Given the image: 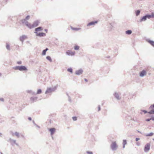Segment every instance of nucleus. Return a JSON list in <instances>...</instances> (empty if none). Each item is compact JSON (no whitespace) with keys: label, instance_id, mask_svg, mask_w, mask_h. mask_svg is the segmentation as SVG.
Instances as JSON below:
<instances>
[{"label":"nucleus","instance_id":"obj_12","mask_svg":"<svg viewBox=\"0 0 154 154\" xmlns=\"http://www.w3.org/2000/svg\"><path fill=\"white\" fill-rule=\"evenodd\" d=\"M26 26L30 29L33 28L32 24V25L31 24L29 23L28 22H26Z\"/></svg>","mask_w":154,"mask_h":154},{"label":"nucleus","instance_id":"obj_39","mask_svg":"<svg viewBox=\"0 0 154 154\" xmlns=\"http://www.w3.org/2000/svg\"><path fill=\"white\" fill-rule=\"evenodd\" d=\"M86 152L88 154H93V152H92L87 151Z\"/></svg>","mask_w":154,"mask_h":154},{"label":"nucleus","instance_id":"obj_53","mask_svg":"<svg viewBox=\"0 0 154 154\" xmlns=\"http://www.w3.org/2000/svg\"><path fill=\"white\" fill-rule=\"evenodd\" d=\"M138 131V132L139 133H140V134H142V133H141V132L140 131Z\"/></svg>","mask_w":154,"mask_h":154},{"label":"nucleus","instance_id":"obj_48","mask_svg":"<svg viewBox=\"0 0 154 154\" xmlns=\"http://www.w3.org/2000/svg\"><path fill=\"white\" fill-rule=\"evenodd\" d=\"M0 136L1 137H2V134L1 133H0Z\"/></svg>","mask_w":154,"mask_h":154},{"label":"nucleus","instance_id":"obj_46","mask_svg":"<svg viewBox=\"0 0 154 154\" xmlns=\"http://www.w3.org/2000/svg\"><path fill=\"white\" fill-rule=\"evenodd\" d=\"M98 109L99 111L100 110V105H99L98 106Z\"/></svg>","mask_w":154,"mask_h":154},{"label":"nucleus","instance_id":"obj_4","mask_svg":"<svg viewBox=\"0 0 154 154\" xmlns=\"http://www.w3.org/2000/svg\"><path fill=\"white\" fill-rule=\"evenodd\" d=\"M8 141L10 142L12 146L14 145V144L17 146H19L18 144L16 143V140H13L11 138H10L8 140Z\"/></svg>","mask_w":154,"mask_h":154},{"label":"nucleus","instance_id":"obj_52","mask_svg":"<svg viewBox=\"0 0 154 154\" xmlns=\"http://www.w3.org/2000/svg\"><path fill=\"white\" fill-rule=\"evenodd\" d=\"M36 126L38 127V128H40V127L39 126H38V125H35Z\"/></svg>","mask_w":154,"mask_h":154},{"label":"nucleus","instance_id":"obj_38","mask_svg":"<svg viewBox=\"0 0 154 154\" xmlns=\"http://www.w3.org/2000/svg\"><path fill=\"white\" fill-rule=\"evenodd\" d=\"M30 18V16L29 15H27L25 19L26 20H28Z\"/></svg>","mask_w":154,"mask_h":154},{"label":"nucleus","instance_id":"obj_31","mask_svg":"<svg viewBox=\"0 0 154 154\" xmlns=\"http://www.w3.org/2000/svg\"><path fill=\"white\" fill-rule=\"evenodd\" d=\"M67 71L71 73L72 72V69L71 68H69L67 69Z\"/></svg>","mask_w":154,"mask_h":154},{"label":"nucleus","instance_id":"obj_17","mask_svg":"<svg viewBox=\"0 0 154 154\" xmlns=\"http://www.w3.org/2000/svg\"><path fill=\"white\" fill-rule=\"evenodd\" d=\"M114 96L117 99V100H119L120 99V98H119V93H115L114 94Z\"/></svg>","mask_w":154,"mask_h":154},{"label":"nucleus","instance_id":"obj_22","mask_svg":"<svg viewBox=\"0 0 154 154\" xmlns=\"http://www.w3.org/2000/svg\"><path fill=\"white\" fill-rule=\"evenodd\" d=\"M148 42L152 46L154 47V41L149 40L148 41Z\"/></svg>","mask_w":154,"mask_h":154},{"label":"nucleus","instance_id":"obj_36","mask_svg":"<svg viewBox=\"0 0 154 154\" xmlns=\"http://www.w3.org/2000/svg\"><path fill=\"white\" fill-rule=\"evenodd\" d=\"M67 95L68 96V100H69V101L70 102H71V98L69 96V95H68V94H67Z\"/></svg>","mask_w":154,"mask_h":154},{"label":"nucleus","instance_id":"obj_35","mask_svg":"<svg viewBox=\"0 0 154 154\" xmlns=\"http://www.w3.org/2000/svg\"><path fill=\"white\" fill-rule=\"evenodd\" d=\"M6 48L8 50H10V46L9 45H8V44H6Z\"/></svg>","mask_w":154,"mask_h":154},{"label":"nucleus","instance_id":"obj_50","mask_svg":"<svg viewBox=\"0 0 154 154\" xmlns=\"http://www.w3.org/2000/svg\"><path fill=\"white\" fill-rule=\"evenodd\" d=\"M48 50V49L47 48H46L45 49V51H47Z\"/></svg>","mask_w":154,"mask_h":154},{"label":"nucleus","instance_id":"obj_49","mask_svg":"<svg viewBox=\"0 0 154 154\" xmlns=\"http://www.w3.org/2000/svg\"><path fill=\"white\" fill-rule=\"evenodd\" d=\"M33 123L35 125H36V124L35 123L34 121H33Z\"/></svg>","mask_w":154,"mask_h":154},{"label":"nucleus","instance_id":"obj_5","mask_svg":"<svg viewBox=\"0 0 154 154\" xmlns=\"http://www.w3.org/2000/svg\"><path fill=\"white\" fill-rule=\"evenodd\" d=\"M111 147L112 150H116L117 149V145L116 142H112L111 145Z\"/></svg>","mask_w":154,"mask_h":154},{"label":"nucleus","instance_id":"obj_55","mask_svg":"<svg viewBox=\"0 0 154 154\" xmlns=\"http://www.w3.org/2000/svg\"><path fill=\"white\" fill-rule=\"evenodd\" d=\"M14 133H13V132H12V135L13 136V135H14Z\"/></svg>","mask_w":154,"mask_h":154},{"label":"nucleus","instance_id":"obj_41","mask_svg":"<svg viewBox=\"0 0 154 154\" xmlns=\"http://www.w3.org/2000/svg\"><path fill=\"white\" fill-rule=\"evenodd\" d=\"M150 119H146V121L147 122H149L150 121Z\"/></svg>","mask_w":154,"mask_h":154},{"label":"nucleus","instance_id":"obj_44","mask_svg":"<svg viewBox=\"0 0 154 154\" xmlns=\"http://www.w3.org/2000/svg\"><path fill=\"white\" fill-rule=\"evenodd\" d=\"M150 119L151 120H152L153 121H154V117H152L151 118H150Z\"/></svg>","mask_w":154,"mask_h":154},{"label":"nucleus","instance_id":"obj_43","mask_svg":"<svg viewBox=\"0 0 154 154\" xmlns=\"http://www.w3.org/2000/svg\"><path fill=\"white\" fill-rule=\"evenodd\" d=\"M0 100L2 101H4V99L2 98H0Z\"/></svg>","mask_w":154,"mask_h":154},{"label":"nucleus","instance_id":"obj_57","mask_svg":"<svg viewBox=\"0 0 154 154\" xmlns=\"http://www.w3.org/2000/svg\"><path fill=\"white\" fill-rule=\"evenodd\" d=\"M1 154H3V153H2V152L1 153Z\"/></svg>","mask_w":154,"mask_h":154},{"label":"nucleus","instance_id":"obj_7","mask_svg":"<svg viewBox=\"0 0 154 154\" xmlns=\"http://www.w3.org/2000/svg\"><path fill=\"white\" fill-rule=\"evenodd\" d=\"M146 72L145 70H143L140 73V76L141 77H143L146 75Z\"/></svg>","mask_w":154,"mask_h":154},{"label":"nucleus","instance_id":"obj_1","mask_svg":"<svg viewBox=\"0 0 154 154\" xmlns=\"http://www.w3.org/2000/svg\"><path fill=\"white\" fill-rule=\"evenodd\" d=\"M13 69L15 70H19L21 71H27L28 70L27 68L25 66H15L13 67Z\"/></svg>","mask_w":154,"mask_h":154},{"label":"nucleus","instance_id":"obj_16","mask_svg":"<svg viewBox=\"0 0 154 154\" xmlns=\"http://www.w3.org/2000/svg\"><path fill=\"white\" fill-rule=\"evenodd\" d=\"M37 99V97H32L30 98V100L32 102H33L34 101H35Z\"/></svg>","mask_w":154,"mask_h":154},{"label":"nucleus","instance_id":"obj_10","mask_svg":"<svg viewBox=\"0 0 154 154\" xmlns=\"http://www.w3.org/2000/svg\"><path fill=\"white\" fill-rule=\"evenodd\" d=\"M27 38V37L25 35H23L21 36H20V40L22 42V43H23L24 40Z\"/></svg>","mask_w":154,"mask_h":154},{"label":"nucleus","instance_id":"obj_23","mask_svg":"<svg viewBox=\"0 0 154 154\" xmlns=\"http://www.w3.org/2000/svg\"><path fill=\"white\" fill-rule=\"evenodd\" d=\"M21 22H22V23L23 24H25L26 25V22H28L27 21H26V19H23V20H21Z\"/></svg>","mask_w":154,"mask_h":154},{"label":"nucleus","instance_id":"obj_20","mask_svg":"<svg viewBox=\"0 0 154 154\" xmlns=\"http://www.w3.org/2000/svg\"><path fill=\"white\" fill-rule=\"evenodd\" d=\"M127 141L126 140H123V148H125V145L127 144Z\"/></svg>","mask_w":154,"mask_h":154},{"label":"nucleus","instance_id":"obj_9","mask_svg":"<svg viewBox=\"0 0 154 154\" xmlns=\"http://www.w3.org/2000/svg\"><path fill=\"white\" fill-rule=\"evenodd\" d=\"M83 70L82 69H80L77 70L75 72V74L77 75H79L82 74Z\"/></svg>","mask_w":154,"mask_h":154},{"label":"nucleus","instance_id":"obj_59","mask_svg":"<svg viewBox=\"0 0 154 154\" xmlns=\"http://www.w3.org/2000/svg\"><path fill=\"white\" fill-rule=\"evenodd\" d=\"M153 140L154 141V139H153Z\"/></svg>","mask_w":154,"mask_h":154},{"label":"nucleus","instance_id":"obj_40","mask_svg":"<svg viewBox=\"0 0 154 154\" xmlns=\"http://www.w3.org/2000/svg\"><path fill=\"white\" fill-rule=\"evenodd\" d=\"M17 64H22V62L21 61H18L17 62Z\"/></svg>","mask_w":154,"mask_h":154},{"label":"nucleus","instance_id":"obj_6","mask_svg":"<svg viewBox=\"0 0 154 154\" xmlns=\"http://www.w3.org/2000/svg\"><path fill=\"white\" fill-rule=\"evenodd\" d=\"M150 148V144L149 143H147L146 145L144 147V151L145 152H148L149 149Z\"/></svg>","mask_w":154,"mask_h":154},{"label":"nucleus","instance_id":"obj_8","mask_svg":"<svg viewBox=\"0 0 154 154\" xmlns=\"http://www.w3.org/2000/svg\"><path fill=\"white\" fill-rule=\"evenodd\" d=\"M66 54L68 55L73 56L75 54V52H72L70 50H68L66 52Z\"/></svg>","mask_w":154,"mask_h":154},{"label":"nucleus","instance_id":"obj_13","mask_svg":"<svg viewBox=\"0 0 154 154\" xmlns=\"http://www.w3.org/2000/svg\"><path fill=\"white\" fill-rule=\"evenodd\" d=\"M97 23V21H92L89 23L87 25L88 26L94 25L95 23Z\"/></svg>","mask_w":154,"mask_h":154},{"label":"nucleus","instance_id":"obj_27","mask_svg":"<svg viewBox=\"0 0 154 154\" xmlns=\"http://www.w3.org/2000/svg\"><path fill=\"white\" fill-rule=\"evenodd\" d=\"M71 29L72 30H75V31H78L80 29V28H73L72 27H71Z\"/></svg>","mask_w":154,"mask_h":154},{"label":"nucleus","instance_id":"obj_2","mask_svg":"<svg viewBox=\"0 0 154 154\" xmlns=\"http://www.w3.org/2000/svg\"><path fill=\"white\" fill-rule=\"evenodd\" d=\"M57 89L56 86H55L53 88H48L47 90L45 92V94L49 93L55 91Z\"/></svg>","mask_w":154,"mask_h":154},{"label":"nucleus","instance_id":"obj_33","mask_svg":"<svg viewBox=\"0 0 154 154\" xmlns=\"http://www.w3.org/2000/svg\"><path fill=\"white\" fill-rule=\"evenodd\" d=\"M46 51L45 50H44L42 52V54L43 55H45L46 54Z\"/></svg>","mask_w":154,"mask_h":154},{"label":"nucleus","instance_id":"obj_56","mask_svg":"<svg viewBox=\"0 0 154 154\" xmlns=\"http://www.w3.org/2000/svg\"><path fill=\"white\" fill-rule=\"evenodd\" d=\"M1 73H0V76H1Z\"/></svg>","mask_w":154,"mask_h":154},{"label":"nucleus","instance_id":"obj_32","mask_svg":"<svg viewBox=\"0 0 154 154\" xmlns=\"http://www.w3.org/2000/svg\"><path fill=\"white\" fill-rule=\"evenodd\" d=\"M149 109H151V110L154 109V104L150 106Z\"/></svg>","mask_w":154,"mask_h":154},{"label":"nucleus","instance_id":"obj_30","mask_svg":"<svg viewBox=\"0 0 154 154\" xmlns=\"http://www.w3.org/2000/svg\"><path fill=\"white\" fill-rule=\"evenodd\" d=\"M74 48L75 50H78L79 48V47L78 45H76L74 47Z\"/></svg>","mask_w":154,"mask_h":154},{"label":"nucleus","instance_id":"obj_42","mask_svg":"<svg viewBox=\"0 0 154 154\" xmlns=\"http://www.w3.org/2000/svg\"><path fill=\"white\" fill-rule=\"evenodd\" d=\"M142 112H143L145 114L147 112V111L145 110H143Z\"/></svg>","mask_w":154,"mask_h":154},{"label":"nucleus","instance_id":"obj_18","mask_svg":"<svg viewBox=\"0 0 154 154\" xmlns=\"http://www.w3.org/2000/svg\"><path fill=\"white\" fill-rule=\"evenodd\" d=\"M55 130V128H51L49 129V131L51 132V135L54 134Z\"/></svg>","mask_w":154,"mask_h":154},{"label":"nucleus","instance_id":"obj_34","mask_svg":"<svg viewBox=\"0 0 154 154\" xmlns=\"http://www.w3.org/2000/svg\"><path fill=\"white\" fill-rule=\"evenodd\" d=\"M149 15L150 16L149 19H150L151 17L154 18V13H152L151 15L149 14Z\"/></svg>","mask_w":154,"mask_h":154},{"label":"nucleus","instance_id":"obj_14","mask_svg":"<svg viewBox=\"0 0 154 154\" xmlns=\"http://www.w3.org/2000/svg\"><path fill=\"white\" fill-rule=\"evenodd\" d=\"M42 30V27H39L38 28H36L35 29V31L36 32H35L36 33H38L36 32L41 31Z\"/></svg>","mask_w":154,"mask_h":154},{"label":"nucleus","instance_id":"obj_15","mask_svg":"<svg viewBox=\"0 0 154 154\" xmlns=\"http://www.w3.org/2000/svg\"><path fill=\"white\" fill-rule=\"evenodd\" d=\"M36 35L38 36L42 37L45 36L46 34L43 32H41L37 34Z\"/></svg>","mask_w":154,"mask_h":154},{"label":"nucleus","instance_id":"obj_11","mask_svg":"<svg viewBox=\"0 0 154 154\" xmlns=\"http://www.w3.org/2000/svg\"><path fill=\"white\" fill-rule=\"evenodd\" d=\"M39 22L38 20L35 21L32 24L33 28L37 26L38 25Z\"/></svg>","mask_w":154,"mask_h":154},{"label":"nucleus","instance_id":"obj_29","mask_svg":"<svg viewBox=\"0 0 154 154\" xmlns=\"http://www.w3.org/2000/svg\"><path fill=\"white\" fill-rule=\"evenodd\" d=\"M149 114H154V109L151 110L149 112H148Z\"/></svg>","mask_w":154,"mask_h":154},{"label":"nucleus","instance_id":"obj_47","mask_svg":"<svg viewBox=\"0 0 154 154\" xmlns=\"http://www.w3.org/2000/svg\"><path fill=\"white\" fill-rule=\"evenodd\" d=\"M28 119L30 120V121H31L32 120V118L31 117H29L28 118Z\"/></svg>","mask_w":154,"mask_h":154},{"label":"nucleus","instance_id":"obj_51","mask_svg":"<svg viewBox=\"0 0 154 154\" xmlns=\"http://www.w3.org/2000/svg\"><path fill=\"white\" fill-rule=\"evenodd\" d=\"M84 80L85 81H86V82H88V80L86 79H85Z\"/></svg>","mask_w":154,"mask_h":154},{"label":"nucleus","instance_id":"obj_3","mask_svg":"<svg viewBox=\"0 0 154 154\" xmlns=\"http://www.w3.org/2000/svg\"><path fill=\"white\" fill-rule=\"evenodd\" d=\"M150 16L149 14H147L141 17L140 20V22H142L143 21H145L147 19V18L149 19Z\"/></svg>","mask_w":154,"mask_h":154},{"label":"nucleus","instance_id":"obj_21","mask_svg":"<svg viewBox=\"0 0 154 154\" xmlns=\"http://www.w3.org/2000/svg\"><path fill=\"white\" fill-rule=\"evenodd\" d=\"M132 31L131 30H128L125 32L126 34L127 35H130L131 34Z\"/></svg>","mask_w":154,"mask_h":154},{"label":"nucleus","instance_id":"obj_26","mask_svg":"<svg viewBox=\"0 0 154 154\" xmlns=\"http://www.w3.org/2000/svg\"><path fill=\"white\" fill-rule=\"evenodd\" d=\"M42 91L41 89H39L37 90L36 94H39L41 93Z\"/></svg>","mask_w":154,"mask_h":154},{"label":"nucleus","instance_id":"obj_37","mask_svg":"<svg viewBox=\"0 0 154 154\" xmlns=\"http://www.w3.org/2000/svg\"><path fill=\"white\" fill-rule=\"evenodd\" d=\"M72 118L73 120L74 121H76L77 119V117H75V116L73 117Z\"/></svg>","mask_w":154,"mask_h":154},{"label":"nucleus","instance_id":"obj_24","mask_svg":"<svg viewBox=\"0 0 154 154\" xmlns=\"http://www.w3.org/2000/svg\"><path fill=\"white\" fill-rule=\"evenodd\" d=\"M47 59L48 60H49L50 62H52V60L51 57L49 56H47L46 57Z\"/></svg>","mask_w":154,"mask_h":154},{"label":"nucleus","instance_id":"obj_45","mask_svg":"<svg viewBox=\"0 0 154 154\" xmlns=\"http://www.w3.org/2000/svg\"><path fill=\"white\" fill-rule=\"evenodd\" d=\"M140 138H136V141H138L139 140H140Z\"/></svg>","mask_w":154,"mask_h":154},{"label":"nucleus","instance_id":"obj_25","mask_svg":"<svg viewBox=\"0 0 154 154\" xmlns=\"http://www.w3.org/2000/svg\"><path fill=\"white\" fill-rule=\"evenodd\" d=\"M140 13V11L139 10H137L136 11V15L137 16H138Z\"/></svg>","mask_w":154,"mask_h":154},{"label":"nucleus","instance_id":"obj_58","mask_svg":"<svg viewBox=\"0 0 154 154\" xmlns=\"http://www.w3.org/2000/svg\"><path fill=\"white\" fill-rule=\"evenodd\" d=\"M21 136H22L23 137V135H22Z\"/></svg>","mask_w":154,"mask_h":154},{"label":"nucleus","instance_id":"obj_19","mask_svg":"<svg viewBox=\"0 0 154 154\" xmlns=\"http://www.w3.org/2000/svg\"><path fill=\"white\" fill-rule=\"evenodd\" d=\"M153 134L154 133L153 132H151L148 134H145L144 135L146 137H150L152 136Z\"/></svg>","mask_w":154,"mask_h":154},{"label":"nucleus","instance_id":"obj_28","mask_svg":"<svg viewBox=\"0 0 154 154\" xmlns=\"http://www.w3.org/2000/svg\"><path fill=\"white\" fill-rule=\"evenodd\" d=\"M14 134L17 137L19 138L20 137L19 133H18L17 132H16L14 133Z\"/></svg>","mask_w":154,"mask_h":154},{"label":"nucleus","instance_id":"obj_54","mask_svg":"<svg viewBox=\"0 0 154 154\" xmlns=\"http://www.w3.org/2000/svg\"><path fill=\"white\" fill-rule=\"evenodd\" d=\"M45 32H47V31H48V30H47V29H45Z\"/></svg>","mask_w":154,"mask_h":154}]
</instances>
